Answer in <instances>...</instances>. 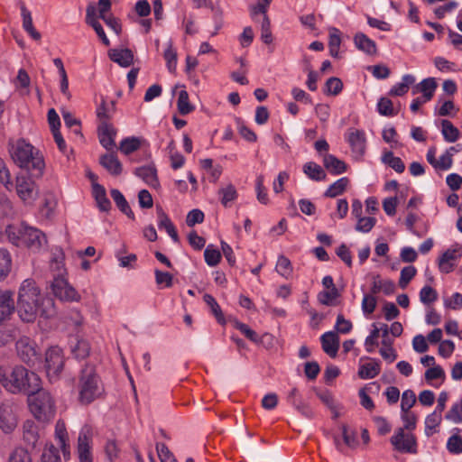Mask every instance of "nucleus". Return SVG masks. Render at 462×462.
<instances>
[{
	"instance_id": "17",
	"label": "nucleus",
	"mask_w": 462,
	"mask_h": 462,
	"mask_svg": "<svg viewBox=\"0 0 462 462\" xmlns=\"http://www.w3.org/2000/svg\"><path fill=\"white\" fill-rule=\"evenodd\" d=\"M322 349L330 357H336L339 348V337L336 332L328 331L320 337Z\"/></svg>"
},
{
	"instance_id": "23",
	"label": "nucleus",
	"mask_w": 462,
	"mask_h": 462,
	"mask_svg": "<svg viewBox=\"0 0 462 462\" xmlns=\"http://www.w3.org/2000/svg\"><path fill=\"white\" fill-rule=\"evenodd\" d=\"M17 425V420L11 409L6 405L0 406V428L5 433L12 432Z\"/></svg>"
},
{
	"instance_id": "55",
	"label": "nucleus",
	"mask_w": 462,
	"mask_h": 462,
	"mask_svg": "<svg viewBox=\"0 0 462 462\" xmlns=\"http://www.w3.org/2000/svg\"><path fill=\"white\" fill-rule=\"evenodd\" d=\"M236 122L238 127L239 134L242 135L244 139H245L248 142L254 143L257 140L256 134L248 128L245 124L244 121L237 117L236 118Z\"/></svg>"
},
{
	"instance_id": "54",
	"label": "nucleus",
	"mask_w": 462,
	"mask_h": 462,
	"mask_svg": "<svg viewBox=\"0 0 462 462\" xmlns=\"http://www.w3.org/2000/svg\"><path fill=\"white\" fill-rule=\"evenodd\" d=\"M342 436L344 444L350 448H356L358 445L356 433L354 430H349L346 425H342Z\"/></svg>"
},
{
	"instance_id": "24",
	"label": "nucleus",
	"mask_w": 462,
	"mask_h": 462,
	"mask_svg": "<svg viewBox=\"0 0 462 462\" xmlns=\"http://www.w3.org/2000/svg\"><path fill=\"white\" fill-rule=\"evenodd\" d=\"M23 438L29 448H35L39 439L38 427L32 420H26L23 426Z\"/></svg>"
},
{
	"instance_id": "26",
	"label": "nucleus",
	"mask_w": 462,
	"mask_h": 462,
	"mask_svg": "<svg viewBox=\"0 0 462 462\" xmlns=\"http://www.w3.org/2000/svg\"><path fill=\"white\" fill-rule=\"evenodd\" d=\"M364 359L371 360V358L365 356L362 357L360 361ZM380 363L374 359H372V362L359 365L358 376L361 379H373L380 374Z\"/></svg>"
},
{
	"instance_id": "4",
	"label": "nucleus",
	"mask_w": 462,
	"mask_h": 462,
	"mask_svg": "<svg viewBox=\"0 0 462 462\" xmlns=\"http://www.w3.org/2000/svg\"><path fill=\"white\" fill-rule=\"evenodd\" d=\"M27 398L30 411L33 417L41 422H50L56 414L55 401L51 394L42 389L41 385L39 390L30 393Z\"/></svg>"
},
{
	"instance_id": "64",
	"label": "nucleus",
	"mask_w": 462,
	"mask_h": 462,
	"mask_svg": "<svg viewBox=\"0 0 462 462\" xmlns=\"http://www.w3.org/2000/svg\"><path fill=\"white\" fill-rule=\"evenodd\" d=\"M445 418L455 423L462 422V406L459 403H455L451 409L446 413Z\"/></svg>"
},
{
	"instance_id": "41",
	"label": "nucleus",
	"mask_w": 462,
	"mask_h": 462,
	"mask_svg": "<svg viewBox=\"0 0 462 462\" xmlns=\"http://www.w3.org/2000/svg\"><path fill=\"white\" fill-rule=\"evenodd\" d=\"M177 107L181 116H186L195 110V106L189 103V93L186 90L180 91Z\"/></svg>"
},
{
	"instance_id": "29",
	"label": "nucleus",
	"mask_w": 462,
	"mask_h": 462,
	"mask_svg": "<svg viewBox=\"0 0 462 462\" xmlns=\"http://www.w3.org/2000/svg\"><path fill=\"white\" fill-rule=\"evenodd\" d=\"M354 42L358 50L369 55H374L377 51L375 42L362 32L355 35Z\"/></svg>"
},
{
	"instance_id": "14",
	"label": "nucleus",
	"mask_w": 462,
	"mask_h": 462,
	"mask_svg": "<svg viewBox=\"0 0 462 462\" xmlns=\"http://www.w3.org/2000/svg\"><path fill=\"white\" fill-rule=\"evenodd\" d=\"M86 23L89 26H91L96 33L97 34L98 38L102 42V43L106 46L110 45V42L108 38L106 37L105 31L100 24V23L97 21V8L94 4H89L86 10Z\"/></svg>"
},
{
	"instance_id": "37",
	"label": "nucleus",
	"mask_w": 462,
	"mask_h": 462,
	"mask_svg": "<svg viewBox=\"0 0 462 462\" xmlns=\"http://www.w3.org/2000/svg\"><path fill=\"white\" fill-rule=\"evenodd\" d=\"M203 300L206 302V304L210 308L211 313L215 316L217 321L221 325H225L226 319L216 299L210 294H205L203 296Z\"/></svg>"
},
{
	"instance_id": "39",
	"label": "nucleus",
	"mask_w": 462,
	"mask_h": 462,
	"mask_svg": "<svg viewBox=\"0 0 462 462\" xmlns=\"http://www.w3.org/2000/svg\"><path fill=\"white\" fill-rule=\"evenodd\" d=\"M71 352L78 359H84L90 353V346L88 341L85 339H76L75 344L71 345Z\"/></svg>"
},
{
	"instance_id": "28",
	"label": "nucleus",
	"mask_w": 462,
	"mask_h": 462,
	"mask_svg": "<svg viewBox=\"0 0 462 462\" xmlns=\"http://www.w3.org/2000/svg\"><path fill=\"white\" fill-rule=\"evenodd\" d=\"M134 174L152 187H156L159 184L157 171L154 166H142L136 168Z\"/></svg>"
},
{
	"instance_id": "56",
	"label": "nucleus",
	"mask_w": 462,
	"mask_h": 462,
	"mask_svg": "<svg viewBox=\"0 0 462 462\" xmlns=\"http://www.w3.org/2000/svg\"><path fill=\"white\" fill-rule=\"evenodd\" d=\"M416 396L412 390H406L402 393L401 401L402 412H406L415 404Z\"/></svg>"
},
{
	"instance_id": "57",
	"label": "nucleus",
	"mask_w": 462,
	"mask_h": 462,
	"mask_svg": "<svg viewBox=\"0 0 462 462\" xmlns=\"http://www.w3.org/2000/svg\"><path fill=\"white\" fill-rule=\"evenodd\" d=\"M62 116L66 126L72 129L74 134L82 136L80 121L75 118L69 112H63Z\"/></svg>"
},
{
	"instance_id": "7",
	"label": "nucleus",
	"mask_w": 462,
	"mask_h": 462,
	"mask_svg": "<svg viewBox=\"0 0 462 462\" xmlns=\"http://www.w3.org/2000/svg\"><path fill=\"white\" fill-rule=\"evenodd\" d=\"M65 358L60 347H50L45 354V369L50 381H56L63 371Z\"/></svg>"
},
{
	"instance_id": "62",
	"label": "nucleus",
	"mask_w": 462,
	"mask_h": 462,
	"mask_svg": "<svg viewBox=\"0 0 462 462\" xmlns=\"http://www.w3.org/2000/svg\"><path fill=\"white\" fill-rule=\"evenodd\" d=\"M9 462H32L29 450L23 448H15L10 456Z\"/></svg>"
},
{
	"instance_id": "51",
	"label": "nucleus",
	"mask_w": 462,
	"mask_h": 462,
	"mask_svg": "<svg viewBox=\"0 0 462 462\" xmlns=\"http://www.w3.org/2000/svg\"><path fill=\"white\" fill-rule=\"evenodd\" d=\"M276 271L283 277L288 279L292 273V266L291 261L284 255L278 258Z\"/></svg>"
},
{
	"instance_id": "1",
	"label": "nucleus",
	"mask_w": 462,
	"mask_h": 462,
	"mask_svg": "<svg viewBox=\"0 0 462 462\" xmlns=\"http://www.w3.org/2000/svg\"><path fill=\"white\" fill-rule=\"evenodd\" d=\"M41 383L39 375L23 365H15L12 369L0 367V384L13 394L28 395L39 390Z\"/></svg>"
},
{
	"instance_id": "33",
	"label": "nucleus",
	"mask_w": 462,
	"mask_h": 462,
	"mask_svg": "<svg viewBox=\"0 0 462 462\" xmlns=\"http://www.w3.org/2000/svg\"><path fill=\"white\" fill-rule=\"evenodd\" d=\"M55 436L58 440V444L61 448L63 451L64 457H66L67 453L69 452V445L67 444L68 441V433L66 430V426L64 421L58 420L55 425Z\"/></svg>"
},
{
	"instance_id": "25",
	"label": "nucleus",
	"mask_w": 462,
	"mask_h": 462,
	"mask_svg": "<svg viewBox=\"0 0 462 462\" xmlns=\"http://www.w3.org/2000/svg\"><path fill=\"white\" fill-rule=\"evenodd\" d=\"M371 293L375 295L383 291L385 295H392L395 291V283L391 280H382L380 275L373 277Z\"/></svg>"
},
{
	"instance_id": "16",
	"label": "nucleus",
	"mask_w": 462,
	"mask_h": 462,
	"mask_svg": "<svg viewBox=\"0 0 462 462\" xmlns=\"http://www.w3.org/2000/svg\"><path fill=\"white\" fill-rule=\"evenodd\" d=\"M97 134L102 146L107 151H113L116 147L115 137L116 135V130L113 125H98Z\"/></svg>"
},
{
	"instance_id": "15",
	"label": "nucleus",
	"mask_w": 462,
	"mask_h": 462,
	"mask_svg": "<svg viewBox=\"0 0 462 462\" xmlns=\"http://www.w3.org/2000/svg\"><path fill=\"white\" fill-rule=\"evenodd\" d=\"M348 143L356 159H359L365 154L366 148V139L363 131H352L348 135Z\"/></svg>"
},
{
	"instance_id": "42",
	"label": "nucleus",
	"mask_w": 462,
	"mask_h": 462,
	"mask_svg": "<svg viewBox=\"0 0 462 462\" xmlns=\"http://www.w3.org/2000/svg\"><path fill=\"white\" fill-rule=\"evenodd\" d=\"M349 183V180L346 177H343L337 181H335L333 184H331L328 189L325 192V197L328 198H335L338 195H341L345 189H346L347 185Z\"/></svg>"
},
{
	"instance_id": "18",
	"label": "nucleus",
	"mask_w": 462,
	"mask_h": 462,
	"mask_svg": "<svg viewBox=\"0 0 462 462\" xmlns=\"http://www.w3.org/2000/svg\"><path fill=\"white\" fill-rule=\"evenodd\" d=\"M234 327L254 343L263 344L264 341H267L268 345H272L273 337L271 334L265 333L262 337H259L258 334L254 330L251 329L248 325L237 320L235 321Z\"/></svg>"
},
{
	"instance_id": "31",
	"label": "nucleus",
	"mask_w": 462,
	"mask_h": 462,
	"mask_svg": "<svg viewBox=\"0 0 462 462\" xmlns=\"http://www.w3.org/2000/svg\"><path fill=\"white\" fill-rule=\"evenodd\" d=\"M415 83V77L411 74H406L402 77V82L394 85L389 91V96L402 97L408 91L411 86Z\"/></svg>"
},
{
	"instance_id": "47",
	"label": "nucleus",
	"mask_w": 462,
	"mask_h": 462,
	"mask_svg": "<svg viewBox=\"0 0 462 462\" xmlns=\"http://www.w3.org/2000/svg\"><path fill=\"white\" fill-rule=\"evenodd\" d=\"M219 194H221V203L225 208L230 206V203L233 202L237 198V192L234 185L229 184L226 188L219 189Z\"/></svg>"
},
{
	"instance_id": "44",
	"label": "nucleus",
	"mask_w": 462,
	"mask_h": 462,
	"mask_svg": "<svg viewBox=\"0 0 462 462\" xmlns=\"http://www.w3.org/2000/svg\"><path fill=\"white\" fill-rule=\"evenodd\" d=\"M382 161L398 173H402L405 170V165L402 159L393 156V153L390 151L383 153Z\"/></svg>"
},
{
	"instance_id": "20",
	"label": "nucleus",
	"mask_w": 462,
	"mask_h": 462,
	"mask_svg": "<svg viewBox=\"0 0 462 462\" xmlns=\"http://www.w3.org/2000/svg\"><path fill=\"white\" fill-rule=\"evenodd\" d=\"M116 111V102L111 101L108 104L104 97L101 99L100 105L97 107V117L98 125L111 124L110 120Z\"/></svg>"
},
{
	"instance_id": "49",
	"label": "nucleus",
	"mask_w": 462,
	"mask_h": 462,
	"mask_svg": "<svg viewBox=\"0 0 462 462\" xmlns=\"http://www.w3.org/2000/svg\"><path fill=\"white\" fill-rule=\"evenodd\" d=\"M343 88V83L340 79L336 77L329 78L325 84V94L327 95H338Z\"/></svg>"
},
{
	"instance_id": "59",
	"label": "nucleus",
	"mask_w": 462,
	"mask_h": 462,
	"mask_svg": "<svg viewBox=\"0 0 462 462\" xmlns=\"http://www.w3.org/2000/svg\"><path fill=\"white\" fill-rule=\"evenodd\" d=\"M155 282L158 286L163 285L166 288H171L173 284V276L167 272L160 270L154 271Z\"/></svg>"
},
{
	"instance_id": "32",
	"label": "nucleus",
	"mask_w": 462,
	"mask_h": 462,
	"mask_svg": "<svg viewBox=\"0 0 462 462\" xmlns=\"http://www.w3.org/2000/svg\"><path fill=\"white\" fill-rule=\"evenodd\" d=\"M111 197L113 200L115 201L116 207L124 213L129 218L134 219V214L133 210L131 209L128 202L126 201L124 195L121 193L120 190L116 189H113L110 191Z\"/></svg>"
},
{
	"instance_id": "52",
	"label": "nucleus",
	"mask_w": 462,
	"mask_h": 462,
	"mask_svg": "<svg viewBox=\"0 0 462 462\" xmlns=\"http://www.w3.org/2000/svg\"><path fill=\"white\" fill-rule=\"evenodd\" d=\"M339 291L337 287H333L332 290L320 291L318 295L319 301L327 306L334 305L333 301L339 297Z\"/></svg>"
},
{
	"instance_id": "50",
	"label": "nucleus",
	"mask_w": 462,
	"mask_h": 462,
	"mask_svg": "<svg viewBox=\"0 0 462 462\" xmlns=\"http://www.w3.org/2000/svg\"><path fill=\"white\" fill-rule=\"evenodd\" d=\"M417 273V270L414 266L409 265L402 269L399 279V286L402 289H405L410 282L414 278Z\"/></svg>"
},
{
	"instance_id": "48",
	"label": "nucleus",
	"mask_w": 462,
	"mask_h": 462,
	"mask_svg": "<svg viewBox=\"0 0 462 462\" xmlns=\"http://www.w3.org/2000/svg\"><path fill=\"white\" fill-rule=\"evenodd\" d=\"M163 57L166 60L167 68L170 72H174L177 66V52L173 49L172 42H168V47L163 53Z\"/></svg>"
},
{
	"instance_id": "40",
	"label": "nucleus",
	"mask_w": 462,
	"mask_h": 462,
	"mask_svg": "<svg viewBox=\"0 0 462 462\" xmlns=\"http://www.w3.org/2000/svg\"><path fill=\"white\" fill-rule=\"evenodd\" d=\"M420 87L424 101H430L434 96L438 84L434 78H428L420 82Z\"/></svg>"
},
{
	"instance_id": "2",
	"label": "nucleus",
	"mask_w": 462,
	"mask_h": 462,
	"mask_svg": "<svg viewBox=\"0 0 462 462\" xmlns=\"http://www.w3.org/2000/svg\"><path fill=\"white\" fill-rule=\"evenodd\" d=\"M44 298L39 287L33 280L27 279L23 282L19 288L17 299V312L20 319L24 322H33L38 315H45L42 309Z\"/></svg>"
},
{
	"instance_id": "30",
	"label": "nucleus",
	"mask_w": 462,
	"mask_h": 462,
	"mask_svg": "<svg viewBox=\"0 0 462 462\" xmlns=\"http://www.w3.org/2000/svg\"><path fill=\"white\" fill-rule=\"evenodd\" d=\"M323 163L325 168L335 175L341 174L346 171V164L332 154H326Z\"/></svg>"
},
{
	"instance_id": "13",
	"label": "nucleus",
	"mask_w": 462,
	"mask_h": 462,
	"mask_svg": "<svg viewBox=\"0 0 462 462\" xmlns=\"http://www.w3.org/2000/svg\"><path fill=\"white\" fill-rule=\"evenodd\" d=\"M462 256V245L456 244L451 248H448L443 253L439 260V268L441 273H449L454 271L456 264L455 261Z\"/></svg>"
},
{
	"instance_id": "19",
	"label": "nucleus",
	"mask_w": 462,
	"mask_h": 462,
	"mask_svg": "<svg viewBox=\"0 0 462 462\" xmlns=\"http://www.w3.org/2000/svg\"><path fill=\"white\" fill-rule=\"evenodd\" d=\"M99 163L113 176H119L123 171L122 163L115 152L100 156Z\"/></svg>"
},
{
	"instance_id": "61",
	"label": "nucleus",
	"mask_w": 462,
	"mask_h": 462,
	"mask_svg": "<svg viewBox=\"0 0 462 462\" xmlns=\"http://www.w3.org/2000/svg\"><path fill=\"white\" fill-rule=\"evenodd\" d=\"M377 300L374 294H365L362 300V310L365 314H372L376 308Z\"/></svg>"
},
{
	"instance_id": "45",
	"label": "nucleus",
	"mask_w": 462,
	"mask_h": 462,
	"mask_svg": "<svg viewBox=\"0 0 462 462\" xmlns=\"http://www.w3.org/2000/svg\"><path fill=\"white\" fill-rule=\"evenodd\" d=\"M377 111L384 116H394L398 111L394 109L393 101L388 97H381L377 103Z\"/></svg>"
},
{
	"instance_id": "9",
	"label": "nucleus",
	"mask_w": 462,
	"mask_h": 462,
	"mask_svg": "<svg viewBox=\"0 0 462 462\" xmlns=\"http://www.w3.org/2000/svg\"><path fill=\"white\" fill-rule=\"evenodd\" d=\"M51 291L60 300L79 301L80 300L78 291L68 282V280L62 273H59L54 277L51 282Z\"/></svg>"
},
{
	"instance_id": "43",
	"label": "nucleus",
	"mask_w": 462,
	"mask_h": 462,
	"mask_svg": "<svg viewBox=\"0 0 462 462\" xmlns=\"http://www.w3.org/2000/svg\"><path fill=\"white\" fill-rule=\"evenodd\" d=\"M442 420V415L439 411H434L429 414L425 420V433L428 437L433 435L435 429L439 426Z\"/></svg>"
},
{
	"instance_id": "58",
	"label": "nucleus",
	"mask_w": 462,
	"mask_h": 462,
	"mask_svg": "<svg viewBox=\"0 0 462 462\" xmlns=\"http://www.w3.org/2000/svg\"><path fill=\"white\" fill-rule=\"evenodd\" d=\"M438 293L435 289L430 286H424L420 291V300L424 304H430L437 300Z\"/></svg>"
},
{
	"instance_id": "12",
	"label": "nucleus",
	"mask_w": 462,
	"mask_h": 462,
	"mask_svg": "<svg viewBox=\"0 0 462 462\" xmlns=\"http://www.w3.org/2000/svg\"><path fill=\"white\" fill-rule=\"evenodd\" d=\"M92 434L89 429H83L78 438V457L79 462H93Z\"/></svg>"
},
{
	"instance_id": "60",
	"label": "nucleus",
	"mask_w": 462,
	"mask_h": 462,
	"mask_svg": "<svg viewBox=\"0 0 462 462\" xmlns=\"http://www.w3.org/2000/svg\"><path fill=\"white\" fill-rule=\"evenodd\" d=\"M40 462H61L59 450L53 445L46 448L42 454Z\"/></svg>"
},
{
	"instance_id": "8",
	"label": "nucleus",
	"mask_w": 462,
	"mask_h": 462,
	"mask_svg": "<svg viewBox=\"0 0 462 462\" xmlns=\"http://www.w3.org/2000/svg\"><path fill=\"white\" fill-rule=\"evenodd\" d=\"M390 442L393 449L402 454L418 453L417 438L411 432H405L404 429H397L391 437Z\"/></svg>"
},
{
	"instance_id": "10",
	"label": "nucleus",
	"mask_w": 462,
	"mask_h": 462,
	"mask_svg": "<svg viewBox=\"0 0 462 462\" xmlns=\"http://www.w3.org/2000/svg\"><path fill=\"white\" fill-rule=\"evenodd\" d=\"M16 350L20 359L29 366H33L40 360L36 346L29 337L20 338L16 342Z\"/></svg>"
},
{
	"instance_id": "35",
	"label": "nucleus",
	"mask_w": 462,
	"mask_h": 462,
	"mask_svg": "<svg viewBox=\"0 0 462 462\" xmlns=\"http://www.w3.org/2000/svg\"><path fill=\"white\" fill-rule=\"evenodd\" d=\"M441 126L443 137L447 142L454 143L459 138V130L449 120L443 119L441 121Z\"/></svg>"
},
{
	"instance_id": "53",
	"label": "nucleus",
	"mask_w": 462,
	"mask_h": 462,
	"mask_svg": "<svg viewBox=\"0 0 462 462\" xmlns=\"http://www.w3.org/2000/svg\"><path fill=\"white\" fill-rule=\"evenodd\" d=\"M205 262L209 266H216L221 260V253L219 250L208 245L204 252Z\"/></svg>"
},
{
	"instance_id": "38",
	"label": "nucleus",
	"mask_w": 462,
	"mask_h": 462,
	"mask_svg": "<svg viewBox=\"0 0 462 462\" xmlns=\"http://www.w3.org/2000/svg\"><path fill=\"white\" fill-rule=\"evenodd\" d=\"M143 140L138 137H127L121 141L119 150L125 155H129L137 151L142 144Z\"/></svg>"
},
{
	"instance_id": "11",
	"label": "nucleus",
	"mask_w": 462,
	"mask_h": 462,
	"mask_svg": "<svg viewBox=\"0 0 462 462\" xmlns=\"http://www.w3.org/2000/svg\"><path fill=\"white\" fill-rule=\"evenodd\" d=\"M15 189L17 195L23 201L33 199L37 195L36 184L27 173L16 177Z\"/></svg>"
},
{
	"instance_id": "63",
	"label": "nucleus",
	"mask_w": 462,
	"mask_h": 462,
	"mask_svg": "<svg viewBox=\"0 0 462 462\" xmlns=\"http://www.w3.org/2000/svg\"><path fill=\"white\" fill-rule=\"evenodd\" d=\"M447 448L451 454H461L462 439L458 435H452L448 440Z\"/></svg>"
},
{
	"instance_id": "21",
	"label": "nucleus",
	"mask_w": 462,
	"mask_h": 462,
	"mask_svg": "<svg viewBox=\"0 0 462 462\" xmlns=\"http://www.w3.org/2000/svg\"><path fill=\"white\" fill-rule=\"evenodd\" d=\"M14 310L13 293L5 291L0 293V324L8 319Z\"/></svg>"
},
{
	"instance_id": "3",
	"label": "nucleus",
	"mask_w": 462,
	"mask_h": 462,
	"mask_svg": "<svg viewBox=\"0 0 462 462\" xmlns=\"http://www.w3.org/2000/svg\"><path fill=\"white\" fill-rule=\"evenodd\" d=\"M9 152L13 161L21 168L31 172L32 177L41 178L43 174L45 162L39 151L23 139L10 144Z\"/></svg>"
},
{
	"instance_id": "6",
	"label": "nucleus",
	"mask_w": 462,
	"mask_h": 462,
	"mask_svg": "<svg viewBox=\"0 0 462 462\" xmlns=\"http://www.w3.org/2000/svg\"><path fill=\"white\" fill-rule=\"evenodd\" d=\"M79 400L82 404H89L103 392L100 377L94 365L86 364L80 371L79 380Z\"/></svg>"
},
{
	"instance_id": "46",
	"label": "nucleus",
	"mask_w": 462,
	"mask_h": 462,
	"mask_svg": "<svg viewBox=\"0 0 462 462\" xmlns=\"http://www.w3.org/2000/svg\"><path fill=\"white\" fill-rule=\"evenodd\" d=\"M341 44V38L339 31L336 28H332L329 32V53L332 57L337 58L338 56L339 47Z\"/></svg>"
},
{
	"instance_id": "22",
	"label": "nucleus",
	"mask_w": 462,
	"mask_h": 462,
	"mask_svg": "<svg viewBox=\"0 0 462 462\" xmlns=\"http://www.w3.org/2000/svg\"><path fill=\"white\" fill-rule=\"evenodd\" d=\"M108 56L111 60L121 67H129L134 62V54L129 49H111L108 51Z\"/></svg>"
},
{
	"instance_id": "36",
	"label": "nucleus",
	"mask_w": 462,
	"mask_h": 462,
	"mask_svg": "<svg viewBox=\"0 0 462 462\" xmlns=\"http://www.w3.org/2000/svg\"><path fill=\"white\" fill-rule=\"evenodd\" d=\"M12 269V258L6 249L0 248V282L6 279Z\"/></svg>"
},
{
	"instance_id": "34",
	"label": "nucleus",
	"mask_w": 462,
	"mask_h": 462,
	"mask_svg": "<svg viewBox=\"0 0 462 462\" xmlns=\"http://www.w3.org/2000/svg\"><path fill=\"white\" fill-rule=\"evenodd\" d=\"M303 172L313 180H323L326 179V172L322 167L316 162H310L304 164Z\"/></svg>"
},
{
	"instance_id": "5",
	"label": "nucleus",
	"mask_w": 462,
	"mask_h": 462,
	"mask_svg": "<svg viewBox=\"0 0 462 462\" xmlns=\"http://www.w3.org/2000/svg\"><path fill=\"white\" fill-rule=\"evenodd\" d=\"M9 241L16 246H25L39 249L45 241V235L39 229L29 226L24 223L9 225L5 229Z\"/></svg>"
},
{
	"instance_id": "27",
	"label": "nucleus",
	"mask_w": 462,
	"mask_h": 462,
	"mask_svg": "<svg viewBox=\"0 0 462 462\" xmlns=\"http://www.w3.org/2000/svg\"><path fill=\"white\" fill-rule=\"evenodd\" d=\"M92 192L98 208L104 212L109 211L111 208V202L106 197L105 188L98 183H93Z\"/></svg>"
}]
</instances>
